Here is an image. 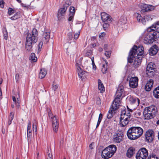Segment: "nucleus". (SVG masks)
Returning <instances> with one entry per match:
<instances>
[{
    "label": "nucleus",
    "instance_id": "obj_1",
    "mask_svg": "<svg viewBox=\"0 0 159 159\" xmlns=\"http://www.w3.org/2000/svg\"><path fill=\"white\" fill-rule=\"evenodd\" d=\"M143 53V48L140 46L138 47L136 45L130 50L129 56L128 58V62L131 63L133 62L134 59L135 57L133 64L134 67H137L140 64L143 57L142 55Z\"/></svg>",
    "mask_w": 159,
    "mask_h": 159
},
{
    "label": "nucleus",
    "instance_id": "obj_2",
    "mask_svg": "<svg viewBox=\"0 0 159 159\" xmlns=\"http://www.w3.org/2000/svg\"><path fill=\"white\" fill-rule=\"evenodd\" d=\"M124 92V87L123 86H119L115 94L116 97L114 99L111 107L107 115V117L108 119L111 118L116 112V110L119 108L120 106V104L121 101L120 98Z\"/></svg>",
    "mask_w": 159,
    "mask_h": 159
},
{
    "label": "nucleus",
    "instance_id": "obj_3",
    "mask_svg": "<svg viewBox=\"0 0 159 159\" xmlns=\"http://www.w3.org/2000/svg\"><path fill=\"white\" fill-rule=\"evenodd\" d=\"M143 129L139 126L132 127L129 129L127 132L128 138L131 140L136 139L143 134Z\"/></svg>",
    "mask_w": 159,
    "mask_h": 159
},
{
    "label": "nucleus",
    "instance_id": "obj_4",
    "mask_svg": "<svg viewBox=\"0 0 159 159\" xmlns=\"http://www.w3.org/2000/svg\"><path fill=\"white\" fill-rule=\"evenodd\" d=\"M157 111V108L154 106L152 105L145 107L143 112L145 119L149 120L154 118Z\"/></svg>",
    "mask_w": 159,
    "mask_h": 159
},
{
    "label": "nucleus",
    "instance_id": "obj_5",
    "mask_svg": "<svg viewBox=\"0 0 159 159\" xmlns=\"http://www.w3.org/2000/svg\"><path fill=\"white\" fill-rule=\"evenodd\" d=\"M146 34L144 37L143 42L146 44H149L152 43L155 41V39L159 38V31H154Z\"/></svg>",
    "mask_w": 159,
    "mask_h": 159
},
{
    "label": "nucleus",
    "instance_id": "obj_6",
    "mask_svg": "<svg viewBox=\"0 0 159 159\" xmlns=\"http://www.w3.org/2000/svg\"><path fill=\"white\" fill-rule=\"evenodd\" d=\"M148 155V150L144 148L140 149L136 154V159H146Z\"/></svg>",
    "mask_w": 159,
    "mask_h": 159
},
{
    "label": "nucleus",
    "instance_id": "obj_7",
    "mask_svg": "<svg viewBox=\"0 0 159 159\" xmlns=\"http://www.w3.org/2000/svg\"><path fill=\"white\" fill-rule=\"evenodd\" d=\"M80 64L78 63H76L77 72L79 77L83 81L85 80L88 75V73L87 72L84 71L80 67Z\"/></svg>",
    "mask_w": 159,
    "mask_h": 159
},
{
    "label": "nucleus",
    "instance_id": "obj_8",
    "mask_svg": "<svg viewBox=\"0 0 159 159\" xmlns=\"http://www.w3.org/2000/svg\"><path fill=\"white\" fill-rule=\"evenodd\" d=\"M139 7L141 9V11L142 13L152 11L155 9V7L152 5L144 3L139 4Z\"/></svg>",
    "mask_w": 159,
    "mask_h": 159
},
{
    "label": "nucleus",
    "instance_id": "obj_9",
    "mask_svg": "<svg viewBox=\"0 0 159 159\" xmlns=\"http://www.w3.org/2000/svg\"><path fill=\"white\" fill-rule=\"evenodd\" d=\"M154 132L152 129L147 130L144 134L146 141L148 143L152 142L154 137Z\"/></svg>",
    "mask_w": 159,
    "mask_h": 159
},
{
    "label": "nucleus",
    "instance_id": "obj_10",
    "mask_svg": "<svg viewBox=\"0 0 159 159\" xmlns=\"http://www.w3.org/2000/svg\"><path fill=\"white\" fill-rule=\"evenodd\" d=\"M30 36L26 38L25 44V49L28 51H32L33 45L36 42H34L33 40L30 39Z\"/></svg>",
    "mask_w": 159,
    "mask_h": 159
},
{
    "label": "nucleus",
    "instance_id": "obj_11",
    "mask_svg": "<svg viewBox=\"0 0 159 159\" xmlns=\"http://www.w3.org/2000/svg\"><path fill=\"white\" fill-rule=\"evenodd\" d=\"M154 68L152 63H149L146 68V74L149 77H152L154 74Z\"/></svg>",
    "mask_w": 159,
    "mask_h": 159
},
{
    "label": "nucleus",
    "instance_id": "obj_12",
    "mask_svg": "<svg viewBox=\"0 0 159 159\" xmlns=\"http://www.w3.org/2000/svg\"><path fill=\"white\" fill-rule=\"evenodd\" d=\"M38 35L37 30L35 28H34L31 32V34L30 33L27 34L26 38L30 36V39L33 40L34 42H37L38 39Z\"/></svg>",
    "mask_w": 159,
    "mask_h": 159
},
{
    "label": "nucleus",
    "instance_id": "obj_13",
    "mask_svg": "<svg viewBox=\"0 0 159 159\" xmlns=\"http://www.w3.org/2000/svg\"><path fill=\"white\" fill-rule=\"evenodd\" d=\"M57 116L56 115L53 116V117H51L52 119V126L53 131L57 133L58 131L59 122L58 120H57Z\"/></svg>",
    "mask_w": 159,
    "mask_h": 159
},
{
    "label": "nucleus",
    "instance_id": "obj_14",
    "mask_svg": "<svg viewBox=\"0 0 159 159\" xmlns=\"http://www.w3.org/2000/svg\"><path fill=\"white\" fill-rule=\"evenodd\" d=\"M138 78L137 77H131L129 80V85L130 87L135 88L138 86Z\"/></svg>",
    "mask_w": 159,
    "mask_h": 159
},
{
    "label": "nucleus",
    "instance_id": "obj_15",
    "mask_svg": "<svg viewBox=\"0 0 159 159\" xmlns=\"http://www.w3.org/2000/svg\"><path fill=\"white\" fill-rule=\"evenodd\" d=\"M101 18L102 20L104 22H107L108 23H111V16L106 12H102L101 14Z\"/></svg>",
    "mask_w": 159,
    "mask_h": 159
},
{
    "label": "nucleus",
    "instance_id": "obj_16",
    "mask_svg": "<svg viewBox=\"0 0 159 159\" xmlns=\"http://www.w3.org/2000/svg\"><path fill=\"white\" fill-rule=\"evenodd\" d=\"M155 30H159V21L155 23L147 29V31L148 32H153Z\"/></svg>",
    "mask_w": 159,
    "mask_h": 159
},
{
    "label": "nucleus",
    "instance_id": "obj_17",
    "mask_svg": "<svg viewBox=\"0 0 159 159\" xmlns=\"http://www.w3.org/2000/svg\"><path fill=\"white\" fill-rule=\"evenodd\" d=\"M67 9V8L66 7V5H63V7L59 10L57 16L58 19L59 20L62 18V16H64V14L66 12Z\"/></svg>",
    "mask_w": 159,
    "mask_h": 159
},
{
    "label": "nucleus",
    "instance_id": "obj_18",
    "mask_svg": "<svg viewBox=\"0 0 159 159\" xmlns=\"http://www.w3.org/2000/svg\"><path fill=\"white\" fill-rule=\"evenodd\" d=\"M113 155L110 152L108 151V150L104 149L102 153V157L105 159H108L111 157Z\"/></svg>",
    "mask_w": 159,
    "mask_h": 159
},
{
    "label": "nucleus",
    "instance_id": "obj_19",
    "mask_svg": "<svg viewBox=\"0 0 159 159\" xmlns=\"http://www.w3.org/2000/svg\"><path fill=\"white\" fill-rule=\"evenodd\" d=\"M159 50L158 47L156 45H155L152 47L149 50V54L151 56L155 55L157 52Z\"/></svg>",
    "mask_w": 159,
    "mask_h": 159
},
{
    "label": "nucleus",
    "instance_id": "obj_20",
    "mask_svg": "<svg viewBox=\"0 0 159 159\" xmlns=\"http://www.w3.org/2000/svg\"><path fill=\"white\" fill-rule=\"evenodd\" d=\"M122 135L123 134L119 133L116 134L114 135L113 140L114 141L117 143H120L122 140Z\"/></svg>",
    "mask_w": 159,
    "mask_h": 159
},
{
    "label": "nucleus",
    "instance_id": "obj_21",
    "mask_svg": "<svg viewBox=\"0 0 159 159\" xmlns=\"http://www.w3.org/2000/svg\"><path fill=\"white\" fill-rule=\"evenodd\" d=\"M135 149L133 147H130L127 150L126 155V156L129 158L131 157L135 153Z\"/></svg>",
    "mask_w": 159,
    "mask_h": 159
},
{
    "label": "nucleus",
    "instance_id": "obj_22",
    "mask_svg": "<svg viewBox=\"0 0 159 159\" xmlns=\"http://www.w3.org/2000/svg\"><path fill=\"white\" fill-rule=\"evenodd\" d=\"M127 115H126V111H121L120 118L123 119L124 120H129L130 121V118L131 117L130 113L127 111Z\"/></svg>",
    "mask_w": 159,
    "mask_h": 159
},
{
    "label": "nucleus",
    "instance_id": "obj_23",
    "mask_svg": "<svg viewBox=\"0 0 159 159\" xmlns=\"http://www.w3.org/2000/svg\"><path fill=\"white\" fill-rule=\"evenodd\" d=\"M153 84V80L152 79H150L147 83L145 86V89L147 91H149Z\"/></svg>",
    "mask_w": 159,
    "mask_h": 159
},
{
    "label": "nucleus",
    "instance_id": "obj_24",
    "mask_svg": "<svg viewBox=\"0 0 159 159\" xmlns=\"http://www.w3.org/2000/svg\"><path fill=\"white\" fill-rule=\"evenodd\" d=\"M105 149L108 150V151L113 155L116 150V147L115 145L112 144L109 146Z\"/></svg>",
    "mask_w": 159,
    "mask_h": 159
},
{
    "label": "nucleus",
    "instance_id": "obj_25",
    "mask_svg": "<svg viewBox=\"0 0 159 159\" xmlns=\"http://www.w3.org/2000/svg\"><path fill=\"white\" fill-rule=\"evenodd\" d=\"M43 35V40L44 43H47L49 41L50 38V33L47 31L44 32Z\"/></svg>",
    "mask_w": 159,
    "mask_h": 159
},
{
    "label": "nucleus",
    "instance_id": "obj_26",
    "mask_svg": "<svg viewBox=\"0 0 159 159\" xmlns=\"http://www.w3.org/2000/svg\"><path fill=\"white\" fill-rule=\"evenodd\" d=\"M134 16L136 18L137 21L140 23H142L143 24H145V21L143 18L142 17L141 15L138 13H135L134 14Z\"/></svg>",
    "mask_w": 159,
    "mask_h": 159
},
{
    "label": "nucleus",
    "instance_id": "obj_27",
    "mask_svg": "<svg viewBox=\"0 0 159 159\" xmlns=\"http://www.w3.org/2000/svg\"><path fill=\"white\" fill-rule=\"evenodd\" d=\"M27 130L28 138H30L32 136V130L31 128V123L30 121L29 122L28 124Z\"/></svg>",
    "mask_w": 159,
    "mask_h": 159
},
{
    "label": "nucleus",
    "instance_id": "obj_28",
    "mask_svg": "<svg viewBox=\"0 0 159 159\" xmlns=\"http://www.w3.org/2000/svg\"><path fill=\"white\" fill-rule=\"evenodd\" d=\"M129 121V120H124L123 119L120 118V125L121 127H125L127 125Z\"/></svg>",
    "mask_w": 159,
    "mask_h": 159
},
{
    "label": "nucleus",
    "instance_id": "obj_29",
    "mask_svg": "<svg viewBox=\"0 0 159 159\" xmlns=\"http://www.w3.org/2000/svg\"><path fill=\"white\" fill-rule=\"evenodd\" d=\"M153 95L155 98L159 99V85L154 89Z\"/></svg>",
    "mask_w": 159,
    "mask_h": 159
},
{
    "label": "nucleus",
    "instance_id": "obj_30",
    "mask_svg": "<svg viewBox=\"0 0 159 159\" xmlns=\"http://www.w3.org/2000/svg\"><path fill=\"white\" fill-rule=\"evenodd\" d=\"M98 89L101 91V93H103L104 91V87L100 79H98Z\"/></svg>",
    "mask_w": 159,
    "mask_h": 159
},
{
    "label": "nucleus",
    "instance_id": "obj_31",
    "mask_svg": "<svg viewBox=\"0 0 159 159\" xmlns=\"http://www.w3.org/2000/svg\"><path fill=\"white\" fill-rule=\"evenodd\" d=\"M126 17L125 16H122L120 17L118 21V24L121 25H124L126 23Z\"/></svg>",
    "mask_w": 159,
    "mask_h": 159
},
{
    "label": "nucleus",
    "instance_id": "obj_32",
    "mask_svg": "<svg viewBox=\"0 0 159 159\" xmlns=\"http://www.w3.org/2000/svg\"><path fill=\"white\" fill-rule=\"evenodd\" d=\"M106 65L103 64L102 68V71L103 74H105L107 73V69L108 68V63L107 61H105Z\"/></svg>",
    "mask_w": 159,
    "mask_h": 159
},
{
    "label": "nucleus",
    "instance_id": "obj_33",
    "mask_svg": "<svg viewBox=\"0 0 159 159\" xmlns=\"http://www.w3.org/2000/svg\"><path fill=\"white\" fill-rule=\"evenodd\" d=\"M46 71L44 69H41L39 73V78L43 79L44 77L46 75Z\"/></svg>",
    "mask_w": 159,
    "mask_h": 159
},
{
    "label": "nucleus",
    "instance_id": "obj_34",
    "mask_svg": "<svg viewBox=\"0 0 159 159\" xmlns=\"http://www.w3.org/2000/svg\"><path fill=\"white\" fill-rule=\"evenodd\" d=\"M87 98L86 95H81L80 98V102L83 104L85 103L87 100Z\"/></svg>",
    "mask_w": 159,
    "mask_h": 159
},
{
    "label": "nucleus",
    "instance_id": "obj_35",
    "mask_svg": "<svg viewBox=\"0 0 159 159\" xmlns=\"http://www.w3.org/2000/svg\"><path fill=\"white\" fill-rule=\"evenodd\" d=\"M154 17V16L151 15H148L145 16L143 17V19L145 21V24H146V21L151 20H152L153 18Z\"/></svg>",
    "mask_w": 159,
    "mask_h": 159
},
{
    "label": "nucleus",
    "instance_id": "obj_36",
    "mask_svg": "<svg viewBox=\"0 0 159 159\" xmlns=\"http://www.w3.org/2000/svg\"><path fill=\"white\" fill-rule=\"evenodd\" d=\"M129 101L131 104H133L137 102L139 104V100L138 98H136L133 97H130L129 99Z\"/></svg>",
    "mask_w": 159,
    "mask_h": 159
},
{
    "label": "nucleus",
    "instance_id": "obj_37",
    "mask_svg": "<svg viewBox=\"0 0 159 159\" xmlns=\"http://www.w3.org/2000/svg\"><path fill=\"white\" fill-rule=\"evenodd\" d=\"M20 12H17L13 16L10 18L12 20H15L20 18Z\"/></svg>",
    "mask_w": 159,
    "mask_h": 159
},
{
    "label": "nucleus",
    "instance_id": "obj_38",
    "mask_svg": "<svg viewBox=\"0 0 159 159\" xmlns=\"http://www.w3.org/2000/svg\"><path fill=\"white\" fill-rule=\"evenodd\" d=\"M34 0L32 2H31L30 4V5H26L25 4L21 3V6L24 7H26L27 9L29 8H33L34 7L33 6H31V4L32 3V2H34Z\"/></svg>",
    "mask_w": 159,
    "mask_h": 159
},
{
    "label": "nucleus",
    "instance_id": "obj_39",
    "mask_svg": "<svg viewBox=\"0 0 159 159\" xmlns=\"http://www.w3.org/2000/svg\"><path fill=\"white\" fill-rule=\"evenodd\" d=\"M33 130L34 134L35 133L36 134L37 132V129L36 123L35 122V120H34V122H33Z\"/></svg>",
    "mask_w": 159,
    "mask_h": 159
},
{
    "label": "nucleus",
    "instance_id": "obj_40",
    "mask_svg": "<svg viewBox=\"0 0 159 159\" xmlns=\"http://www.w3.org/2000/svg\"><path fill=\"white\" fill-rule=\"evenodd\" d=\"M35 54L34 53L31 54L30 58L32 61L33 62H35L37 61V58L35 57Z\"/></svg>",
    "mask_w": 159,
    "mask_h": 159
},
{
    "label": "nucleus",
    "instance_id": "obj_41",
    "mask_svg": "<svg viewBox=\"0 0 159 159\" xmlns=\"http://www.w3.org/2000/svg\"><path fill=\"white\" fill-rule=\"evenodd\" d=\"M147 159H159V158L157 157V156L154 154H150L148 156Z\"/></svg>",
    "mask_w": 159,
    "mask_h": 159
},
{
    "label": "nucleus",
    "instance_id": "obj_42",
    "mask_svg": "<svg viewBox=\"0 0 159 159\" xmlns=\"http://www.w3.org/2000/svg\"><path fill=\"white\" fill-rule=\"evenodd\" d=\"M43 44V43L42 41L39 43L38 46V53H39L41 51V49L42 47Z\"/></svg>",
    "mask_w": 159,
    "mask_h": 159
},
{
    "label": "nucleus",
    "instance_id": "obj_43",
    "mask_svg": "<svg viewBox=\"0 0 159 159\" xmlns=\"http://www.w3.org/2000/svg\"><path fill=\"white\" fill-rule=\"evenodd\" d=\"M69 11L70 13V14L74 15L75 12V10L74 7H70V8Z\"/></svg>",
    "mask_w": 159,
    "mask_h": 159
},
{
    "label": "nucleus",
    "instance_id": "obj_44",
    "mask_svg": "<svg viewBox=\"0 0 159 159\" xmlns=\"http://www.w3.org/2000/svg\"><path fill=\"white\" fill-rule=\"evenodd\" d=\"M111 51H106L105 55L107 58H109L111 55Z\"/></svg>",
    "mask_w": 159,
    "mask_h": 159
},
{
    "label": "nucleus",
    "instance_id": "obj_45",
    "mask_svg": "<svg viewBox=\"0 0 159 159\" xmlns=\"http://www.w3.org/2000/svg\"><path fill=\"white\" fill-rule=\"evenodd\" d=\"M15 12V10L11 7L8 8V14L9 15H11V14H13Z\"/></svg>",
    "mask_w": 159,
    "mask_h": 159
},
{
    "label": "nucleus",
    "instance_id": "obj_46",
    "mask_svg": "<svg viewBox=\"0 0 159 159\" xmlns=\"http://www.w3.org/2000/svg\"><path fill=\"white\" fill-rule=\"evenodd\" d=\"M48 153V156L47 157V159H53L52 155V154H50L49 152V149H48V152H47Z\"/></svg>",
    "mask_w": 159,
    "mask_h": 159
},
{
    "label": "nucleus",
    "instance_id": "obj_47",
    "mask_svg": "<svg viewBox=\"0 0 159 159\" xmlns=\"http://www.w3.org/2000/svg\"><path fill=\"white\" fill-rule=\"evenodd\" d=\"M58 85L55 84L54 82H53V86L52 87V89L54 91H55L56 90V89L58 88Z\"/></svg>",
    "mask_w": 159,
    "mask_h": 159
},
{
    "label": "nucleus",
    "instance_id": "obj_48",
    "mask_svg": "<svg viewBox=\"0 0 159 159\" xmlns=\"http://www.w3.org/2000/svg\"><path fill=\"white\" fill-rule=\"evenodd\" d=\"M92 55V52L91 50L88 51L85 54V56L89 57Z\"/></svg>",
    "mask_w": 159,
    "mask_h": 159
},
{
    "label": "nucleus",
    "instance_id": "obj_49",
    "mask_svg": "<svg viewBox=\"0 0 159 159\" xmlns=\"http://www.w3.org/2000/svg\"><path fill=\"white\" fill-rule=\"evenodd\" d=\"M68 38L70 40H71L73 38L72 34L71 32H69L67 34Z\"/></svg>",
    "mask_w": 159,
    "mask_h": 159
},
{
    "label": "nucleus",
    "instance_id": "obj_50",
    "mask_svg": "<svg viewBox=\"0 0 159 159\" xmlns=\"http://www.w3.org/2000/svg\"><path fill=\"white\" fill-rule=\"evenodd\" d=\"M20 101L18 98H17V101L16 102H15V104L18 108H19L20 107Z\"/></svg>",
    "mask_w": 159,
    "mask_h": 159
},
{
    "label": "nucleus",
    "instance_id": "obj_51",
    "mask_svg": "<svg viewBox=\"0 0 159 159\" xmlns=\"http://www.w3.org/2000/svg\"><path fill=\"white\" fill-rule=\"evenodd\" d=\"M80 32L79 31L77 32V33H76L74 35V39H77L79 36V35L80 34Z\"/></svg>",
    "mask_w": 159,
    "mask_h": 159
},
{
    "label": "nucleus",
    "instance_id": "obj_52",
    "mask_svg": "<svg viewBox=\"0 0 159 159\" xmlns=\"http://www.w3.org/2000/svg\"><path fill=\"white\" fill-rule=\"evenodd\" d=\"M13 116H11V117H9L8 118V124L10 125L11 123L12 120H13Z\"/></svg>",
    "mask_w": 159,
    "mask_h": 159
},
{
    "label": "nucleus",
    "instance_id": "obj_53",
    "mask_svg": "<svg viewBox=\"0 0 159 159\" xmlns=\"http://www.w3.org/2000/svg\"><path fill=\"white\" fill-rule=\"evenodd\" d=\"M109 25L107 23H105L103 25V27L104 30H106L109 27Z\"/></svg>",
    "mask_w": 159,
    "mask_h": 159
},
{
    "label": "nucleus",
    "instance_id": "obj_54",
    "mask_svg": "<svg viewBox=\"0 0 159 159\" xmlns=\"http://www.w3.org/2000/svg\"><path fill=\"white\" fill-rule=\"evenodd\" d=\"M101 101L100 98L99 97H98L96 98V103L97 105H99L101 104Z\"/></svg>",
    "mask_w": 159,
    "mask_h": 159
},
{
    "label": "nucleus",
    "instance_id": "obj_55",
    "mask_svg": "<svg viewBox=\"0 0 159 159\" xmlns=\"http://www.w3.org/2000/svg\"><path fill=\"white\" fill-rule=\"evenodd\" d=\"M71 4V2L70 1H66L65 4H63L64 6H66V7L67 8L69 5Z\"/></svg>",
    "mask_w": 159,
    "mask_h": 159
},
{
    "label": "nucleus",
    "instance_id": "obj_56",
    "mask_svg": "<svg viewBox=\"0 0 159 159\" xmlns=\"http://www.w3.org/2000/svg\"><path fill=\"white\" fill-rule=\"evenodd\" d=\"M70 16L68 18V20L69 21H71L73 20L74 15H71V14H70L69 15Z\"/></svg>",
    "mask_w": 159,
    "mask_h": 159
},
{
    "label": "nucleus",
    "instance_id": "obj_57",
    "mask_svg": "<svg viewBox=\"0 0 159 159\" xmlns=\"http://www.w3.org/2000/svg\"><path fill=\"white\" fill-rule=\"evenodd\" d=\"M4 2L3 0H0V7L2 8H3L4 7Z\"/></svg>",
    "mask_w": 159,
    "mask_h": 159
},
{
    "label": "nucleus",
    "instance_id": "obj_58",
    "mask_svg": "<svg viewBox=\"0 0 159 159\" xmlns=\"http://www.w3.org/2000/svg\"><path fill=\"white\" fill-rule=\"evenodd\" d=\"M15 79L16 82L19 80L20 79L19 74L18 73L16 74L15 76Z\"/></svg>",
    "mask_w": 159,
    "mask_h": 159
},
{
    "label": "nucleus",
    "instance_id": "obj_59",
    "mask_svg": "<svg viewBox=\"0 0 159 159\" xmlns=\"http://www.w3.org/2000/svg\"><path fill=\"white\" fill-rule=\"evenodd\" d=\"M106 35L105 33L104 32H102L101 33V34L99 35V37L100 38H102L104 37Z\"/></svg>",
    "mask_w": 159,
    "mask_h": 159
},
{
    "label": "nucleus",
    "instance_id": "obj_60",
    "mask_svg": "<svg viewBox=\"0 0 159 159\" xmlns=\"http://www.w3.org/2000/svg\"><path fill=\"white\" fill-rule=\"evenodd\" d=\"M103 49L104 50L107 51L108 49V45L107 44H105L104 45Z\"/></svg>",
    "mask_w": 159,
    "mask_h": 159
},
{
    "label": "nucleus",
    "instance_id": "obj_61",
    "mask_svg": "<svg viewBox=\"0 0 159 159\" xmlns=\"http://www.w3.org/2000/svg\"><path fill=\"white\" fill-rule=\"evenodd\" d=\"M102 116H103L102 114L101 113H100L99 114V116L98 120L101 121V120L102 119Z\"/></svg>",
    "mask_w": 159,
    "mask_h": 159
},
{
    "label": "nucleus",
    "instance_id": "obj_62",
    "mask_svg": "<svg viewBox=\"0 0 159 159\" xmlns=\"http://www.w3.org/2000/svg\"><path fill=\"white\" fill-rule=\"evenodd\" d=\"M4 39L5 40H7V39L8 36V34H7V32H6V34H4Z\"/></svg>",
    "mask_w": 159,
    "mask_h": 159
},
{
    "label": "nucleus",
    "instance_id": "obj_63",
    "mask_svg": "<svg viewBox=\"0 0 159 159\" xmlns=\"http://www.w3.org/2000/svg\"><path fill=\"white\" fill-rule=\"evenodd\" d=\"M60 145L61 146V145H63L64 143V139L63 138H62L60 140Z\"/></svg>",
    "mask_w": 159,
    "mask_h": 159
},
{
    "label": "nucleus",
    "instance_id": "obj_64",
    "mask_svg": "<svg viewBox=\"0 0 159 159\" xmlns=\"http://www.w3.org/2000/svg\"><path fill=\"white\" fill-rule=\"evenodd\" d=\"M12 100L15 103L17 101V99L16 100V97L14 96L12 97Z\"/></svg>",
    "mask_w": 159,
    "mask_h": 159
}]
</instances>
